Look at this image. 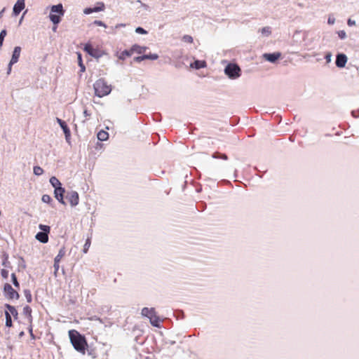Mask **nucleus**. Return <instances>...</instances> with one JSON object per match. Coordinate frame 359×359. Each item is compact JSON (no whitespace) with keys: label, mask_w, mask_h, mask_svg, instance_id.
<instances>
[{"label":"nucleus","mask_w":359,"mask_h":359,"mask_svg":"<svg viewBox=\"0 0 359 359\" xmlns=\"http://www.w3.org/2000/svg\"><path fill=\"white\" fill-rule=\"evenodd\" d=\"M281 53L280 52H274V53H266L263 54V58L271 63H276L277 60L280 58Z\"/></svg>","instance_id":"obj_11"},{"label":"nucleus","mask_w":359,"mask_h":359,"mask_svg":"<svg viewBox=\"0 0 359 359\" xmlns=\"http://www.w3.org/2000/svg\"><path fill=\"white\" fill-rule=\"evenodd\" d=\"M183 41L187 43H192L193 42V37L190 35H184L183 36Z\"/></svg>","instance_id":"obj_44"},{"label":"nucleus","mask_w":359,"mask_h":359,"mask_svg":"<svg viewBox=\"0 0 359 359\" xmlns=\"http://www.w3.org/2000/svg\"><path fill=\"white\" fill-rule=\"evenodd\" d=\"M39 229L41 230V232H47V233H50V227L48 225H45V224H40L39 225Z\"/></svg>","instance_id":"obj_39"},{"label":"nucleus","mask_w":359,"mask_h":359,"mask_svg":"<svg viewBox=\"0 0 359 359\" xmlns=\"http://www.w3.org/2000/svg\"><path fill=\"white\" fill-rule=\"evenodd\" d=\"M224 72L225 75L231 80L238 79L242 74L240 66L236 62H229L224 67Z\"/></svg>","instance_id":"obj_4"},{"label":"nucleus","mask_w":359,"mask_h":359,"mask_svg":"<svg viewBox=\"0 0 359 359\" xmlns=\"http://www.w3.org/2000/svg\"><path fill=\"white\" fill-rule=\"evenodd\" d=\"M332 54L330 53H328L325 56V59L326 60L327 62H330L331 61Z\"/></svg>","instance_id":"obj_53"},{"label":"nucleus","mask_w":359,"mask_h":359,"mask_svg":"<svg viewBox=\"0 0 359 359\" xmlns=\"http://www.w3.org/2000/svg\"><path fill=\"white\" fill-rule=\"evenodd\" d=\"M65 193V189L62 187V185L59 187L54 189V196L61 204L65 205L64 200V195Z\"/></svg>","instance_id":"obj_10"},{"label":"nucleus","mask_w":359,"mask_h":359,"mask_svg":"<svg viewBox=\"0 0 359 359\" xmlns=\"http://www.w3.org/2000/svg\"><path fill=\"white\" fill-rule=\"evenodd\" d=\"M6 34H7V31L5 29H2L0 32V48H1V47L3 46L4 41V39L6 36Z\"/></svg>","instance_id":"obj_37"},{"label":"nucleus","mask_w":359,"mask_h":359,"mask_svg":"<svg viewBox=\"0 0 359 359\" xmlns=\"http://www.w3.org/2000/svg\"><path fill=\"white\" fill-rule=\"evenodd\" d=\"M69 337L74 349L84 353L86 348H88V343L85 336L75 330H71L69 331Z\"/></svg>","instance_id":"obj_1"},{"label":"nucleus","mask_w":359,"mask_h":359,"mask_svg":"<svg viewBox=\"0 0 359 359\" xmlns=\"http://www.w3.org/2000/svg\"><path fill=\"white\" fill-rule=\"evenodd\" d=\"M338 34V36L341 39H346V33L345 31L344 30H340L337 32Z\"/></svg>","instance_id":"obj_45"},{"label":"nucleus","mask_w":359,"mask_h":359,"mask_svg":"<svg viewBox=\"0 0 359 359\" xmlns=\"http://www.w3.org/2000/svg\"><path fill=\"white\" fill-rule=\"evenodd\" d=\"M212 157L216 159L228 160V156L226 154L215 151L212 154Z\"/></svg>","instance_id":"obj_26"},{"label":"nucleus","mask_w":359,"mask_h":359,"mask_svg":"<svg viewBox=\"0 0 359 359\" xmlns=\"http://www.w3.org/2000/svg\"><path fill=\"white\" fill-rule=\"evenodd\" d=\"M48 234H49V233H47L46 231L45 232L39 231L36 234L35 238L40 243L45 244L48 242Z\"/></svg>","instance_id":"obj_17"},{"label":"nucleus","mask_w":359,"mask_h":359,"mask_svg":"<svg viewBox=\"0 0 359 359\" xmlns=\"http://www.w3.org/2000/svg\"><path fill=\"white\" fill-rule=\"evenodd\" d=\"M5 10H6V8H4L0 11V18L3 16L4 13L5 12Z\"/></svg>","instance_id":"obj_60"},{"label":"nucleus","mask_w":359,"mask_h":359,"mask_svg":"<svg viewBox=\"0 0 359 359\" xmlns=\"http://www.w3.org/2000/svg\"><path fill=\"white\" fill-rule=\"evenodd\" d=\"M260 32L263 35L269 36L271 33V27H264L260 29Z\"/></svg>","instance_id":"obj_38"},{"label":"nucleus","mask_w":359,"mask_h":359,"mask_svg":"<svg viewBox=\"0 0 359 359\" xmlns=\"http://www.w3.org/2000/svg\"><path fill=\"white\" fill-rule=\"evenodd\" d=\"M25 12L23 13V15H25ZM23 16H24V15H22V16L21 17V19H20V23H21V21L22 20V19H23Z\"/></svg>","instance_id":"obj_62"},{"label":"nucleus","mask_w":359,"mask_h":359,"mask_svg":"<svg viewBox=\"0 0 359 359\" xmlns=\"http://www.w3.org/2000/svg\"><path fill=\"white\" fill-rule=\"evenodd\" d=\"M88 352V355L90 356L92 358H96L97 357V352L96 348L89 346L88 345V348L86 349Z\"/></svg>","instance_id":"obj_27"},{"label":"nucleus","mask_w":359,"mask_h":359,"mask_svg":"<svg viewBox=\"0 0 359 359\" xmlns=\"http://www.w3.org/2000/svg\"><path fill=\"white\" fill-rule=\"evenodd\" d=\"M105 8L104 4L102 1L97 2L93 7H87L83 10L86 15H89L93 13H97L104 11Z\"/></svg>","instance_id":"obj_7"},{"label":"nucleus","mask_w":359,"mask_h":359,"mask_svg":"<svg viewBox=\"0 0 359 359\" xmlns=\"http://www.w3.org/2000/svg\"><path fill=\"white\" fill-rule=\"evenodd\" d=\"M6 317V326L7 327H11L13 326V320L11 314L8 311H5Z\"/></svg>","instance_id":"obj_29"},{"label":"nucleus","mask_w":359,"mask_h":359,"mask_svg":"<svg viewBox=\"0 0 359 359\" xmlns=\"http://www.w3.org/2000/svg\"><path fill=\"white\" fill-rule=\"evenodd\" d=\"M4 296L8 299H18L20 294L9 283H5L3 288Z\"/></svg>","instance_id":"obj_5"},{"label":"nucleus","mask_w":359,"mask_h":359,"mask_svg":"<svg viewBox=\"0 0 359 359\" xmlns=\"http://www.w3.org/2000/svg\"><path fill=\"white\" fill-rule=\"evenodd\" d=\"M57 122L63 130L67 142H69L71 137V131L67 123L59 118H57Z\"/></svg>","instance_id":"obj_9"},{"label":"nucleus","mask_w":359,"mask_h":359,"mask_svg":"<svg viewBox=\"0 0 359 359\" xmlns=\"http://www.w3.org/2000/svg\"><path fill=\"white\" fill-rule=\"evenodd\" d=\"M145 359H150V358H149V357H146V358H145Z\"/></svg>","instance_id":"obj_63"},{"label":"nucleus","mask_w":359,"mask_h":359,"mask_svg":"<svg viewBox=\"0 0 359 359\" xmlns=\"http://www.w3.org/2000/svg\"><path fill=\"white\" fill-rule=\"evenodd\" d=\"M351 115L354 118H358L359 117V109L357 111L353 110L351 111Z\"/></svg>","instance_id":"obj_51"},{"label":"nucleus","mask_w":359,"mask_h":359,"mask_svg":"<svg viewBox=\"0 0 359 359\" xmlns=\"http://www.w3.org/2000/svg\"><path fill=\"white\" fill-rule=\"evenodd\" d=\"M207 63L205 60H194L193 62L190 64V67L195 69H201L206 67Z\"/></svg>","instance_id":"obj_16"},{"label":"nucleus","mask_w":359,"mask_h":359,"mask_svg":"<svg viewBox=\"0 0 359 359\" xmlns=\"http://www.w3.org/2000/svg\"><path fill=\"white\" fill-rule=\"evenodd\" d=\"M34 174L36 176H41L43 173V170L39 165L34 166L33 168Z\"/></svg>","instance_id":"obj_34"},{"label":"nucleus","mask_w":359,"mask_h":359,"mask_svg":"<svg viewBox=\"0 0 359 359\" xmlns=\"http://www.w3.org/2000/svg\"><path fill=\"white\" fill-rule=\"evenodd\" d=\"M77 56H78V64L80 67V72H84L86 71V67L83 63L82 55L80 53H78Z\"/></svg>","instance_id":"obj_31"},{"label":"nucleus","mask_w":359,"mask_h":359,"mask_svg":"<svg viewBox=\"0 0 359 359\" xmlns=\"http://www.w3.org/2000/svg\"><path fill=\"white\" fill-rule=\"evenodd\" d=\"M90 246V238H87V240L86 241V243H85V244L83 245V252L84 253H87Z\"/></svg>","instance_id":"obj_40"},{"label":"nucleus","mask_w":359,"mask_h":359,"mask_svg":"<svg viewBox=\"0 0 359 359\" xmlns=\"http://www.w3.org/2000/svg\"><path fill=\"white\" fill-rule=\"evenodd\" d=\"M13 65H11V62H10L9 64H8V69H7V74H10Z\"/></svg>","instance_id":"obj_57"},{"label":"nucleus","mask_w":359,"mask_h":359,"mask_svg":"<svg viewBox=\"0 0 359 359\" xmlns=\"http://www.w3.org/2000/svg\"><path fill=\"white\" fill-rule=\"evenodd\" d=\"M65 13V10L61 3L57 5H53L50 7V13L49 14V19L54 25L53 30L55 32L57 28L58 24L61 22L62 18Z\"/></svg>","instance_id":"obj_2"},{"label":"nucleus","mask_w":359,"mask_h":359,"mask_svg":"<svg viewBox=\"0 0 359 359\" xmlns=\"http://www.w3.org/2000/svg\"><path fill=\"white\" fill-rule=\"evenodd\" d=\"M21 53V47L20 46H15L13 49L12 57L10 60L11 65H14L17 63L19 60V57L20 56Z\"/></svg>","instance_id":"obj_14"},{"label":"nucleus","mask_w":359,"mask_h":359,"mask_svg":"<svg viewBox=\"0 0 359 359\" xmlns=\"http://www.w3.org/2000/svg\"><path fill=\"white\" fill-rule=\"evenodd\" d=\"M135 32L139 34H147L148 33L147 31L142 27H137L135 29Z\"/></svg>","instance_id":"obj_41"},{"label":"nucleus","mask_w":359,"mask_h":359,"mask_svg":"<svg viewBox=\"0 0 359 359\" xmlns=\"http://www.w3.org/2000/svg\"><path fill=\"white\" fill-rule=\"evenodd\" d=\"M11 281L13 284V285L16 287V288H20V283L18 280V278H17V276L15 275V273H11Z\"/></svg>","instance_id":"obj_36"},{"label":"nucleus","mask_w":359,"mask_h":359,"mask_svg":"<svg viewBox=\"0 0 359 359\" xmlns=\"http://www.w3.org/2000/svg\"><path fill=\"white\" fill-rule=\"evenodd\" d=\"M174 316L177 319H184V313L182 310H176L174 312Z\"/></svg>","instance_id":"obj_35"},{"label":"nucleus","mask_w":359,"mask_h":359,"mask_svg":"<svg viewBox=\"0 0 359 359\" xmlns=\"http://www.w3.org/2000/svg\"><path fill=\"white\" fill-rule=\"evenodd\" d=\"M65 248L64 247L61 248L58 252V254L54 259L55 262H60L61 259L65 255Z\"/></svg>","instance_id":"obj_30"},{"label":"nucleus","mask_w":359,"mask_h":359,"mask_svg":"<svg viewBox=\"0 0 359 359\" xmlns=\"http://www.w3.org/2000/svg\"><path fill=\"white\" fill-rule=\"evenodd\" d=\"M327 22H328V24H330V25H332V24H334V18H332H332H328V20H327Z\"/></svg>","instance_id":"obj_58"},{"label":"nucleus","mask_w":359,"mask_h":359,"mask_svg":"<svg viewBox=\"0 0 359 359\" xmlns=\"http://www.w3.org/2000/svg\"><path fill=\"white\" fill-rule=\"evenodd\" d=\"M152 117L153 120L156 122H160L161 121V115L159 113L154 114Z\"/></svg>","instance_id":"obj_42"},{"label":"nucleus","mask_w":359,"mask_h":359,"mask_svg":"<svg viewBox=\"0 0 359 359\" xmlns=\"http://www.w3.org/2000/svg\"><path fill=\"white\" fill-rule=\"evenodd\" d=\"M28 332L30 334L31 338L33 339H35L36 337H35V335L33 333V329H32V324H30L29 326L28 327Z\"/></svg>","instance_id":"obj_49"},{"label":"nucleus","mask_w":359,"mask_h":359,"mask_svg":"<svg viewBox=\"0 0 359 359\" xmlns=\"http://www.w3.org/2000/svg\"><path fill=\"white\" fill-rule=\"evenodd\" d=\"M347 25L351 27V26L355 25V20H353L351 18H349L347 20Z\"/></svg>","instance_id":"obj_54"},{"label":"nucleus","mask_w":359,"mask_h":359,"mask_svg":"<svg viewBox=\"0 0 359 359\" xmlns=\"http://www.w3.org/2000/svg\"><path fill=\"white\" fill-rule=\"evenodd\" d=\"M137 2H139V3H140V4H141V6H142L144 9H145V10H147V11H150V8H149V6L148 5H147L146 4L142 3L140 0H138V1H137Z\"/></svg>","instance_id":"obj_50"},{"label":"nucleus","mask_w":359,"mask_h":359,"mask_svg":"<svg viewBox=\"0 0 359 359\" xmlns=\"http://www.w3.org/2000/svg\"><path fill=\"white\" fill-rule=\"evenodd\" d=\"M60 262H55V261L54 260V264H53V267L55 269V273H57V271H58L59 269V267H60V265H59Z\"/></svg>","instance_id":"obj_52"},{"label":"nucleus","mask_w":359,"mask_h":359,"mask_svg":"<svg viewBox=\"0 0 359 359\" xmlns=\"http://www.w3.org/2000/svg\"><path fill=\"white\" fill-rule=\"evenodd\" d=\"M1 275L3 278L6 279L8 277V271L6 269H2L1 270Z\"/></svg>","instance_id":"obj_43"},{"label":"nucleus","mask_w":359,"mask_h":359,"mask_svg":"<svg viewBox=\"0 0 359 359\" xmlns=\"http://www.w3.org/2000/svg\"><path fill=\"white\" fill-rule=\"evenodd\" d=\"M347 60V56L344 53H337L336 55L335 65L339 68H343L345 67Z\"/></svg>","instance_id":"obj_12"},{"label":"nucleus","mask_w":359,"mask_h":359,"mask_svg":"<svg viewBox=\"0 0 359 359\" xmlns=\"http://www.w3.org/2000/svg\"><path fill=\"white\" fill-rule=\"evenodd\" d=\"M83 114L86 117H88L91 115V114L88 111V109H85L83 111Z\"/></svg>","instance_id":"obj_55"},{"label":"nucleus","mask_w":359,"mask_h":359,"mask_svg":"<svg viewBox=\"0 0 359 359\" xmlns=\"http://www.w3.org/2000/svg\"><path fill=\"white\" fill-rule=\"evenodd\" d=\"M32 312V310L29 306L27 305V306H24L23 315L27 318L28 321L30 324H32V320H33Z\"/></svg>","instance_id":"obj_22"},{"label":"nucleus","mask_w":359,"mask_h":359,"mask_svg":"<svg viewBox=\"0 0 359 359\" xmlns=\"http://www.w3.org/2000/svg\"><path fill=\"white\" fill-rule=\"evenodd\" d=\"M166 343H167V344H170V345H172H172L175 344V343H176V342H175V341L170 340V341H168V342H166Z\"/></svg>","instance_id":"obj_59"},{"label":"nucleus","mask_w":359,"mask_h":359,"mask_svg":"<svg viewBox=\"0 0 359 359\" xmlns=\"http://www.w3.org/2000/svg\"><path fill=\"white\" fill-rule=\"evenodd\" d=\"M23 292H24L25 297L27 299V302L28 303H31L32 301L31 291L29 289H25V290H24Z\"/></svg>","instance_id":"obj_33"},{"label":"nucleus","mask_w":359,"mask_h":359,"mask_svg":"<svg viewBox=\"0 0 359 359\" xmlns=\"http://www.w3.org/2000/svg\"><path fill=\"white\" fill-rule=\"evenodd\" d=\"M144 60H157L159 56L156 53H149V54H144Z\"/></svg>","instance_id":"obj_32"},{"label":"nucleus","mask_w":359,"mask_h":359,"mask_svg":"<svg viewBox=\"0 0 359 359\" xmlns=\"http://www.w3.org/2000/svg\"><path fill=\"white\" fill-rule=\"evenodd\" d=\"M102 146H103V144L102 143L97 142V145L95 147V149L97 150H100V149H101L102 148Z\"/></svg>","instance_id":"obj_56"},{"label":"nucleus","mask_w":359,"mask_h":359,"mask_svg":"<svg viewBox=\"0 0 359 359\" xmlns=\"http://www.w3.org/2000/svg\"><path fill=\"white\" fill-rule=\"evenodd\" d=\"M4 306L7 309L6 311L10 313L11 316H12L15 320H17L18 318V312L15 307L9 304H5Z\"/></svg>","instance_id":"obj_18"},{"label":"nucleus","mask_w":359,"mask_h":359,"mask_svg":"<svg viewBox=\"0 0 359 359\" xmlns=\"http://www.w3.org/2000/svg\"><path fill=\"white\" fill-rule=\"evenodd\" d=\"M149 322L151 325L155 327L160 328L161 327V322L160 317L157 316L156 312L155 311L153 316L149 318Z\"/></svg>","instance_id":"obj_15"},{"label":"nucleus","mask_w":359,"mask_h":359,"mask_svg":"<svg viewBox=\"0 0 359 359\" xmlns=\"http://www.w3.org/2000/svg\"><path fill=\"white\" fill-rule=\"evenodd\" d=\"M148 48L147 46H141L138 44H134L131 46L132 52L137 54H142L145 53Z\"/></svg>","instance_id":"obj_19"},{"label":"nucleus","mask_w":359,"mask_h":359,"mask_svg":"<svg viewBox=\"0 0 359 359\" xmlns=\"http://www.w3.org/2000/svg\"><path fill=\"white\" fill-rule=\"evenodd\" d=\"M25 7V0H18L13 8V15L18 16Z\"/></svg>","instance_id":"obj_13"},{"label":"nucleus","mask_w":359,"mask_h":359,"mask_svg":"<svg viewBox=\"0 0 359 359\" xmlns=\"http://www.w3.org/2000/svg\"><path fill=\"white\" fill-rule=\"evenodd\" d=\"M133 54L131 48L121 51L120 53H117V56L119 60H125L127 57H130Z\"/></svg>","instance_id":"obj_21"},{"label":"nucleus","mask_w":359,"mask_h":359,"mask_svg":"<svg viewBox=\"0 0 359 359\" xmlns=\"http://www.w3.org/2000/svg\"><path fill=\"white\" fill-rule=\"evenodd\" d=\"M41 201L45 203H48L52 208L55 207V203H54L52 197L48 194H43L42 196Z\"/></svg>","instance_id":"obj_24"},{"label":"nucleus","mask_w":359,"mask_h":359,"mask_svg":"<svg viewBox=\"0 0 359 359\" xmlns=\"http://www.w3.org/2000/svg\"><path fill=\"white\" fill-rule=\"evenodd\" d=\"M155 311L156 310L154 308L144 307L142 309L141 314L144 317H147V318L149 319V318H151L153 316Z\"/></svg>","instance_id":"obj_20"},{"label":"nucleus","mask_w":359,"mask_h":359,"mask_svg":"<svg viewBox=\"0 0 359 359\" xmlns=\"http://www.w3.org/2000/svg\"><path fill=\"white\" fill-rule=\"evenodd\" d=\"M8 254L7 252H4L2 255V266L7 269H11L12 265L11 263L8 260Z\"/></svg>","instance_id":"obj_23"},{"label":"nucleus","mask_w":359,"mask_h":359,"mask_svg":"<svg viewBox=\"0 0 359 359\" xmlns=\"http://www.w3.org/2000/svg\"><path fill=\"white\" fill-rule=\"evenodd\" d=\"M66 198L72 207H74L79 204V196L76 191H71L67 192Z\"/></svg>","instance_id":"obj_8"},{"label":"nucleus","mask_w":359,"mask_h":359,"mask_svg":"<svg viewBox=\"0 0 359 359\" xmlns=\"http://www.w3.org/2000/svg\"><path fill=\"white\" fill-rule=\"evenodd\" d=\"M97 137L99 141H105L109 138V133L103 130H101L97 133Z\"/></svg>","instance_id":"obj_25"},{"label":"nucleus","mask_w":359,"mask_h":359,"mask_svg":"<svg viewBox=\"0 0 359 359\" xmlns=\"http://www.w3.org/2000/svg\"><path fill=\"white\" fill-rule=\"evenodd\" d=\"M95 95L99 97L108 95L111 91V86L109 85L103 78L97 79L93 84Z\"/></svg>","instance_id":"obj_3"},{"label":"nucleus","mask_w":359,"mask_h":359,"mask_svg":"<svg viewBox=\"0 0 359 359\" xmlns=\"http://www.w3.org/2000/svg\"><path fill=\"white\" fill-rule=\"evenodd\" d=\"M83 50L94 58L97 59L102 56L100 50L97 48H94V46L90 43H87L85 44Z\"/></svg>","instance_id":"obj_6"},{"label":"nucleus","mask_w":359,"mask_h":359,"mask_svg":"<svg viewBox=\"0 0 359 359\" xmlns=\"http://www.w3.org/2000/svg\"><path fill=\"white\" fill-rule=\"evenodd\" d=\"M144 57H144V54H143V55H142L135 57L133 58V60H134L135 62H136L140 63V62H141L142 61L144 60Z\"/></svg>","instance_id":"obj_46"},{"label":"nucleus","mask_w":359,"mask_h":359,"mask_svg":"<svg viewBox=\"0 0 359 359\" xmlns=\"http://www.w3.org/2000/svg\"><path fill=\"white\" fill-rule=\"evenodd\" d=\"M93 24H95V25H96L97 26H101V27H107L106 24L104 22L101 21V20H96L94 21Z\"/></svg>","instance_id":"obj_48"},{"label":"nucleus","mask_w":359,"mask_h":359,"mask_svg":"<svg viewBox=\"0 0 359 359\" xmlns=\"http://www.w3.org/2000/svg\"><path fill=\"white\" fill-rule=\"evenodd\" d=\"M50 184L52 185V187L55 189V187H59L60 186H62V183L59 181V180L55 177V176H53L50 178V180H49Z\"/></svg>","instance_id":"obj_28"},{"label":"nucleus","mask_w":359,"mask_h":359,"mask_svg":"<svg viewBox=\"0 0 359 359\" xmlns=\"http://www.w3.org/2000/svg\"><path fill=\"white\" fill-rule=\"evenodd\" d=\"M126 24H123V23H120V24H117L115 27H111V29L112 32H114V30H116L121 27H126Z\"/></svg>","instance_id":"obj_47"},{"label":"nucleus","mask_w":359,"mask_h":359,"mask_svg":"<svg viewBox=\"0 0 359 359\" xmlns=\"http://www.w3.org/2000/svg\"><path fill=\"white\" fill-rule=\"evenodd\" d=\"M24 334H25V332L23 331H22L20 332L19 336L21 337L24 336Z\"/></svg>","instance_id":"obj_61"}]
</instances>
